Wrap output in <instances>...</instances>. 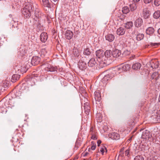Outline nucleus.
Masks as SVG:
<instances>
[{
	"mask_svg": "<svg viewBox=\"0 0 160 160\" xmlns=\"http://www.w3.org/2000/svg\"><path fill=\"white\" fill-rule=\"evenodd\" d=\"M32 9L33 8V9H34V8H33V6L32 5Z\"/></svg>",
	"mask_w": 160,
	"mask_h": 160,
	"instance_id": "55",
	"label": "nucleus"
},
{
	"mask_svg": "<svg viewBox=\"0 0 160 160\" xmlns=\"http://www.w3.org/2000/svg\"><path fill=\"white\" fill-rule=\"evenodd\" d=\"M144 2L146 4L152 2V0H143Z\"/></svg>",
	"mask_w": 160,
	"mask_h": 160,
	"instance_id": "46",
	"label": "nucleus"
},
{
	"mask_svg": "<svg viewBox=\"0 0 160 160\" xmlns=\"http://www.w3.org/2000/svg\"><path fill=\"white\" fill-rule=\"evenodd\" d=\"M143 17L144 19L148 18L150 15L149 11L147 9L145 8L143 9L142 12Z\"/></svg>",
	"mask_w": 160,
	"mask_h": 160,
	"instance_id": "20",
	"label": "nucleus"
},
{
	"mask_svg": "<svg viewBox=\"0 0 160 160\" xmlns=\"http://www.w3.org/2000/svg\"><path fill=\"white\" fill-rule=\"evenodd\" d=\"M97 64V62L94 58H91L88 62L89 67H93Z\"/></svg>",
	"mask_w": 160,
	"mask_h": 160,
	"instance_id": "19",
	"label": "nucleus"
},
{
	"mask_svg": "<svg viewBox=\"0 0 160 160\" xmlns=\"http://www.w3.org/2000/svg\"><path fill=\"white\" fill-rule=\"evenodd\" d=\"M152 135L150 134V133L149 131L148 130H145L142 132V138L145 139L149 140L151 138Z\"/></svg>",
	"mask_w": 160,
	"mask_h": 160,
	"instance_id": "6",
	"label": "nucleus"
},
{
	"mask_svg": "<svg viewBox=\"0 0 160 160\" xmlns=\"http://www.w3.org/2000/svg\"><path fill=\"white\" fill-rule=\"evenodd\" d=\"M135 42L133 39H130L129 41H127L126 43L127 47L130 49L135 48Z\"/></svg>",
	"mask_w": 160,
	"mask_h": 160,
	"instance_id": "11",
	"label": "nucleus"
},
{
	"mask_svg": "<svg viewBox=\"0 0 160 160\" xmlns=\"http://www.w3.org/2000/svg\"><path fill=\"white\" fill-rule=\"evenodd\" d=\"M153 18L158 19L160 17V11L157 10L155 11L153 14Z\"/></svg>",
	"mask_w": 160,
	"mask_h": 160,
	"instance_id": "34",
	"label": "nucleus"
},
{
	"mask_svg": "<svg viewBox=\"0 0 160 160\" xmlns=\"http://www.w3.org/2000/svg\"><path fill=\"white\" fill-rule=\"evenodd\" d=\"M96 144H93V145L91 147V149L93 150H95V149H96Z\"/></svg>",
	"mask_w": 160,
	"mask_h": 160,
	"instance_id": "47",
	"label": "nucleus"
},
{
	"mask_svg": "<svg viewBox=\"0 0 160 160\" xmlns=\"http://www.w3.org/2000/svg\"><path fill=\"white\" fill-rule=\"evenodd\" d=\"M32 9L33 8V9H34V8H33V6L32 5Z\"/></svg>",
	"mask_w": 160,
	"mask_h": 160,
	"instance_id": "54",
	"label": "nucleus"
},
{
	"mask_svg": "<svg viewBox=\"0 0 160 160\" xmlns=\"http://www.w3.org/2000/svg\"><path fill=\"white\" fill-rule=\"evenodd\" d=\"M19 54L20 55L21 57H23L24 55H25V54L26 53V51L24 49V47H22V48H21L19 49Z\"/></svg>",
	"mask_w": 160,
	"mask_h": 160,
	"instance_id": "31",
	"label": "nucleus"
},
{
	"mask_svg": "<svg viewBox=\"0 0 160 160\" xmlns=\"http://www.w3.org/2000/svg\"><path fill=\"white\" fill-rule=\"evenodd\" d=\"M150 67L152 69L158 68V63L157 60H152L150 62Z\"/></svg>",
	"mask_w": 160,
	"mask_h": 160,
	"instance_id": "9",
	"label": "nucleus"
},
{
	"mask_svg": "<svg viewBox=\"0 0 160 160\" xmlns=\"http://www.w3.org/2000/svg\"><path fill=\"white\" fill-rule=\"evenodd\" d=\"M130 68V66L128 64H125L121 67V68H118V69L119 71L121 69L123 71H127Z\"/></svg>",
	"mask_w": 160,
	"mask_h": 160,
	"instance_id": "26",
	"label": "nucleus"
},
{
	"mask_svg": "<svg viewBox=\"0 0 160 160\" xmlns=\"http://www.w3.org/2000/svg\"><path fill=\"white\" fill-rule=\"evenodd\" d=\"M158 37H160V28L158 31Z\"/></svg>",
	"mask_w": 160,
	"mask_h": 160,
	"instance_id": "52",
	"label": "nucleus"
},
{
	"mask_svg": "<svg viewBox=\"0 0 160 160\" xmlns=\"http://www.w3.org/2000/svg\"><path fill=\"white\" fill-rule=\"evenodd\" d=\"M42 16V13L38 9L36 8L35 10L34 16L36 18H34V20L35 19H40Z\"/></svg>",
	"mask_w": 160,
	"mask_h": 160,
	"instance_id": "16",
	"label": "nucleus"
},
{
	"mask_svg": "<svg viewBox=\"0 0 160 160\" xmlns=\"http://www.w3.org/2000/svg\"><path fill=\"white\" fill-rule=\"evenodd\" d=\"M98 150L100 151V152H102V154H103L105 152H106L107 151L106 147L103 145L101 146L98 149Z\"/></svg>",
	"mask_w": 160,
	"mask_h": 160,
	"instance_id": "33",
	"label": "nucleus"
},
{
	"mask_svg": "<svg viewBox=\"0 0 160 160\" xmlns=\"http://www.w3.org/2000/svg\"><path fill=\"white\" fill-rule=\"evenodd\" d=\"M73 35V32L70 30H67L65 33V37L68 40L71 39Z\"/></svg>",
	"mask_w": 160,
	"mask_h": 160,
	"instance_id": "14",
	"label": "nucleus"
},
{
	"mask_svg": "<svg viewBox=\"0 0 160 160\" xmlns=\"http://www.w3.org/2000/svg\"><path fill=\"white\" fill-rule=\"evenodd\" d=\"M34 26L35 28H37V30H40L42 29V25L40 22V20L35 19L34 22Z\"/></svg>",
	"mask_w": 160,
	"mask_h": 160,
	"instance_id": "10",
	"label": "nucleus"
},
{
	"mask_svg": "<svg viewBox=\"0 0 160 160\" xmlns=\"http://www.w3.org/2000/svg\"><path fill=\"white\" fill-rule=\"evenodd\" d=\"M104 62H107V63H104V66L109 65L111 61L112 58V51L111 50H107L104 52Z\"/></svg>",
	"mask_w": 160,
	"mask_h": 160,
	"instance_id": "3",
	"label": "nucleus"
},
{
	"mask_svg": "<svg viewBox=\"0 0 160 160\" xmlns=\"http://www.w3.org/2000/svg\"><path fill=\"white\" fill-rule=\"evenodd\" d=\"M154 4L156 6H158L160 5V0H154Z\"/></svg>",
	"mask_w": 160,
	"mask_h": 160,
	"instance_id": "44",
	"label": "nucleus"
},
{
	"mask_svg": "<svg viewBox=\"0 0 160 160\" xmlns=\"http://www.w3.org/2000/svg\"><path fill=\"white\" fill-rule=\"evenodd\" d=\"M122 150H123V149H122L121 150H122Z\"/></svg>",
	"mask_w": 160,
	"mask_h": 160,
	"instance_id": "56",
	"label": "nucleus"
},
{
	"mask_svg": "<svg viewBox=\"0 0 160 160\" xmlns=\"http://www.w3.org/2000/svg\"><path fill=\"white\" fill-rule=\"evenodd\" d=\"M11 25H12V28L13 27H14V28H16L17 29H18V23L17 22L15 21L14 20H12L11 21Z\"/></svg>",
	"mask_w": 160,
	"mask_h": 160,
	"instance_id": "38",
	"label": "nucleus"
},
{
	"mask_svg": "<svg viewBox=\"0 0 160 160\" xmlns=\"http://www.w3.org/2000/svg\"><path fill=\"white\" fill-rule=\"evenodd\" d=\"M157 45H158V43H150V45L152 46H157Z\"/></svg>",
	"mask_w": 160,
	"mask_h": 160,
	"instance_id": "50",
	"label": "nucleus"
},
{
	"mask_svg": "<svg viewBox=\"0 0 160 160\" xmlns=\"http://www.w3.org/2000/svg\"><path fill=\"white\" fill-rule=\"evenodd\" d=\"M114 38V35L112 34H108L105 36L106 39L109 42L113 41Z\"/></svg>",
	"mask_w": 160,
	"mask_h": 160,
	"instance_id": "21",
	"label": "nucleus"
},
{
	"mask_svg": "<svg viewBox=\"0 0 160 160\" xmlns=\"http://www.w3.org/2000/svg\"><path fill=\"white\" fill-rule=\"evenodd\" d=\"M158 72H155L152 75L151 78L152 79H155L156 80H157L158 79Z\"/></svg>",
	"mask_w": 160,
	"mask_h": 160,
	"instance_id": "35",
	"label": "nucleus"
},
{
	"mask_svg": "<svg viewBox=\"0 0 160 160\" xmlns=\"http://www.w3.org/2000/svg\"><path fill=\"white\" fill-rule=\"evenodd\" d=\"M43 5L45 7L50 8L51 7V4L48 0H42Z\"/></svg>",
	"mask_w": 160,
	"mask_h": 160,
	"instance_id": "29",
	"label": "nucleus"
},
{
	"mask_svg": "<svg viewBox=\"0 0 160 160\" xmlns=\"http://www.w3.org/2000/svg\"><path fill=\"white\" fill-rule=\"evenodd\" d=\"M130 10L132 11L135 10L137 8L136 5L135 3H133L130 5Z\"/></svg>",
	"mask_w": 160,
	"mask_h": 160,
	"instance_id": "41",
	"label": "nucleus"
},
{
	"mask_svg": "<svg viewBox=\"0 0 160 160\" xmlns=\"http://www.w3.org/2000/svg\"><path fill=\"white\" fill-rule=\"evenodd\" d=\"M94 98L96 101L100 102L101 97L100 93L99 91H96L94 92Z\"/></svg>",
	"mask_w": 160,
	"mask_h": 160,
	"instance_id": "22",
	"label": "nucleus"
},
{
	"mask_svg": "<svg viewBox=\"0 0 160 160\" xmlns=\"http://www.w3.org/2000/svg\"><path fill=\"white\" fill-rule=\"evenodd\" d=\"M142 19L141 18H138L135 21L134 24L136 27L138 28L142 25Z\"/></svg>",
	"mask_w": 160,
	"mask_h": 160,
	"instance_id": "13",
	"label": "nucleus"
},
{
	"mask_svg": "<svg viewBox=\"0 0 160 160\" xmlns=\"http://www.w3.org/2000/svg\"><path fill=\"white\" fill-rule=\"evenodd\" d=\"M28 83L31 86L34 85L36 81L34 77H30L28 79Z\"/></svg>",
	"mask_w": 160,
	"mask_h": 160,
	"instance_id": "27",
	"label": "nucleus"
},
{
	"mask_svg": "<svg viewBox=\"0 0 160 160\" xmlns=\"http://www.w3.org/2000/svg\"><path fill=\"white\" fill-rule=\"evenodd\" d=\"M87 154V153H86V155Z\"/></svg>",
	"mask_w": 160,
	"mask_h": 160,
	"instance_id": "57",
	"label": "nucleus"
},
{
	"mask_svg": "<svg viewBox=\"0 0 160 160\" xmlns=\"http://www.w3.org/2000/svg\"><path fill=\"white\" fill-rule=\"evenodd\" d=\"M140 0H133V2L134 3L137 2H139V1H140Z\"/></svg>",
	"mask_w": 160,
	"mask_h": 160,
	"instance_id": "53",
	"label": "nucleus"
},
{
	"mask_svg": "<svg viewBox=\"0 0 160 160\" xmlns=\"http://www.w3.org/2000/svg\"><path fill=\"white\" fill-rule=\"evenodd\" d=\"M141 64L139 63H136L132 65V68L134 70H138L141 67Z\"/></svg>",
	"mask_w": 160,
	"mask_h": 160,
	"instance_id": "32",
	"label": "nucleus"
},
{
	"mask_svg": "<svg viewBox=\"0 0 160 160\" xmlns=\"http://www.w3.org/2000/svg\"><path fill=\"white\" fill-rule=\"evenodd\" d=\"M32 10V5L30 4H28L23 8L22 10V12L25 17L28 18L31 16V12Z\"/></svg>",
	"mask_w": 160,
	"mask_h": 160,
	"instance_id": "2",
	"label": "nucleus"
},
{
	"mask_svg": "<svg viewBox=\"0 0 160 160\" xmlns=\"http://www.w3.org/2000/svg\"><path fill=\"white\" fill-rule=\"evenodd\" d=\"M43 65L44 66L45 70L47 72H57L58 69L57 67H54L47 62L44 63Z\"/></svg>",
	"mask_w": 160,
	"mask_h": 160,
	"instance_id": "4",
	"label": "nucleus"
},
{
	"mask_svg": "<svg viewBox=\"0 0 160 160\" xmlns=\"http://www.w3.org/2000/svg\"><path fill=\"white\" fill-rule=\"evenodd\" d=\"M40 58L38 56L33 57L31 60V64L32 65L35 66L39 63Z\"/></svg>",
	"mask_w": 160,
	"mask_h": 160,
	"instance_id": "7",
	"label": "nucleus"
},
{
	"mask_svg": "<svg viewBox=\"0 0 160 160\" xmlns=\"http://www.w3.org/2000/svg\"><path fill=\"white\" fill-rule=\"evenodd\" d=\"M109 136L112 139L118 140L120 138V136L116 132H112L109 134Z\"/></svg>",
	"mask_w": 160,
	"mask_h": 160,
	"instance_id": "17",
	"label": "nucleus"
},
{
	"mask_svg": "<svg viewBox=\"0 0 160 160\" xmlns=\"http://www.w3.org/2000/svg\"><path fill=\"white\" fill-rule=\"evenodd\" d=\"M91 53V52L90 50V49L88 48H86L84 49L83 51V54L84 55H89Z\"/></svg>",
	"mask_w": 160,
	"mask_h": 160,
	"instance_id": "40",
	"label": "nucleus"
},
{
	"mask_svg": "<svg viewBox=\"0 0 160 160\" xmlns=\"http://www.w3.org/2000/svg\"><path fill=\"white\" fill-rule=\"evenodd\" d=\"M144 38V35L142 33L138 34L136 37V39L138 41H140L143 39Z\"/></svg>",
	"mask_w": 160,
	"mask_h": 160,
	"instance_id": "37",
	"label": "nucleus"
},
{
	"mask_svg": "<svg viewBox=\"0 0 160 160\" xmlns=\"http://www.w3.org/2000/svg\"><path fill=\"white\" fill-rule=\"evenodd\" d=\"M126 32L125 28L122 27H120L118 28L116 31V33L119 36L123 35Z\"/></svg>",
	"mask_w": 160,
	"mask_h": 160,
	"instance_id": "12",
	"label": "nucleus"
},
{
	"mask_svg": "<svg viewBox=\"0 0 160 160\" xmlns=\"http://www.w3.org/2000/svg\"><path fill=\"white\" fill-rule=\"evenodd\" d=\"M152 117L156 118L157 119V121L160 122V109L158 110L154 116H152Z\"/></svg>",
	"mask_w": 160,
	"mask_h": 160,
	"instance_id": "25",
	"label": "nucleus"
},
{
	"mask_svg": "<svg viewBox=\"0 0 160 160\" xmlns=\"http://www.w3.org/2000/svg\"><path fill=\"white\" fill-rule=\"evenodd\" d=\"M84 107L85 108H85H87V109H88L89 108L88 102H86L84 104Z\"/></svg>",
	"mask_w": 160,
	"mask_h": 160,
	"instance_id": "45",
	"label": "nucleus"
},
{
	"mask_svg": "<svg viewBox=\"0 0 160 160\" xmlns=\"http://www.w3.org/2000/svg\"><path fill=\"white\" fill-rule=\"evenodd\" d=\"M129 150L128 149L126 150L125 151V155L126 156H128L129 154Z\"/></svg>",
	"mask_w": 160,
	"mask_h": 160,
	"instance_id": "48",
	"label": "nucleus"
},
{
	"mask_svg": "<svg viewBox=\"0 0 160 160\" xmlns=\"http://www.w3.org/2000/svg\"><path fill=\"white\" fill-rule=\"evenodd\" d=\"M25 84H23L22 85V86L21 87V89L20 88H19L18 89L17 88H15L13 90L14 92V94L16 97L19 96L21 95V94L22 93V90H23V87H25Z\"/></svg>",
	"mask_w": 160,
	"mask_h": 160,
	"instance_id": "8",
	"label": "nucleus"
},
{
	"mask_svg": "<svg viewBox=\"0 0 160 160\" xmlns=\"http://www.w3.org/2000/svg\"><path fill=\"white\" fill-rule=\"evenodd\" d=\"M40 38L42 42H45L48 38L47 33L45 32L42 33L40 36Z\"/></svg>",
	"mask_w": 160,
	"mask_h": 160,
	"instance_id": "15",
	"label": "nucleus"
},
{
	"mask_svg": "<svg viewBox=\"0 0 160 160\" xmlns=\"http://www.w3.org/2000/svg\"><path fill=\"white\" fill-rule=\"evenodd\" d=\"M154 32V29L152 27H149L146 30V33L149 35H152Z\"/></svg>",
	"mask_w": 160,
	"mask_h": 160,
	"instance_id": "23",
	"label": "nucleus"
},
{
	"mask_svg": "<svg viewBox=\"0 0 160 160\" xmlns=\"http://www.w3.org/2000/svg\"><path fill=\"white\" fill-rule=\"evenodd\" d=\"M129 9L127 7H124L122 8V12L124 14H127L129 12Z\"/></svg>",
	"mask_w": 160,
	"mask_h": 160,
	"instance_id": "39",
	"label": "nucleus"
},
{
	"mask_svg": "<svg viewBox=\"0 0 160 160\" xmlns=\"http://www.w3.org/2000/svg\"><path fill=\"white\" fill-rule=\"evenodd\" d=\"M78 67L82 71L87 72L88 70L87 64L85 62L82 60H80L78 63Z\"/></svg>",
	"mask_w": 160,
	"mask_h": 160,
	"instance_id": "5",
	"label": "nucleus"
},
{
	"mask_svg": "<svg viewBox=\"0 0 160 160\" xmlns=\"http://www.w3.org/2000/svg\"><path fill=\"white\" fill-rule=\"evenodd\" d=\"M110 78V74H108L107 75L103 77V78L102 79V82H104L105 83H106L108 80H109V78Z\"/></svg>",
	"mask_w": 160,
	"mask_h": 160,
	"instance_id": "36",
	"label": "nucleus"
},
{
	"mask_svg": "<svg viewBox=\"0 0 160 160\" xmlns=\"http://www.w3.org/2000/svg\"><path fill=\"white\" fill-rule=\"evenodd\" d=\"M91 139L93 140L97 139V138L96 136L94 134L92 135L91 137Z\"/></svg>",
	"mask_w": 160,
	"mask_h": 160,
	"instance_id": "49",
	"label": "nucleus"
},
{
	"mask_svg": "<svg viewBox=\"0 0 160 160\" xmlns=\"http://www.w3.org/2000/svg\"><path fill=\"white\" fill-rule=\"evenodd\" d=\"M130 53V51L128 50H125L123 53V54L124 56H127L129 55Z\"/></svg>",
	"mask_w": 160,
	"mask_h": 160,
	"instance_id": "43",
	"label": "nucleus"
},
{
	"mask_svg": "<svg viewBox=\"0 0 160 160\" xmlns=\"http://www.w3.org/2000/svg\"><path fill=\"white\" fill-rule=\"evenodd\" d=\"M72 54L74 57H78L80 54L77 48L74 47L72 50Z\"/></svg>",
	"mask_w": 160,
	"mask_h": 160,
	"instance_id": "24",
	"label": "nucleus"
},
{
	"mask_svg": "<svg viewBox=\"0 0 160 160\" xmlns=\"http://www.w3.org/2000/svg\"><path fill=\"white\" fill-rule=\"evenodd\" d=\"M134 160H144V159L142 156L139 155L136 156Z\"/></svg>",
	"mask_w": 160,
	"mask_h": 160,
	"instance_id": "42",
	"label": "nucleus"
},
{
	"mask_svg": "<svg viewBox=\"0 0 160 160\" xmlns=\"http://www.w3.org/2000/svg\"><path fill=\"white\" fill-rule=\"evenodd\" d=\"M104 52L102 50H99L96 52V55L97 57V60L99 63L100 65L102 67L104 66V63H107L104 62Z\"/></svg>",
	"mask_w": 160,
	"mask_h": 160,
	"instance_id": "1",
	"label": "nucleus"
},
{
	"mask_svg": "<svg viewBox=\"0 0 160 160\" xmlns=\"http://www.w3.org/2000/svg\"><path fill=\"white\" fill-rule=\"evenodd\" d=\"M133 26V23L131 21L128 22L125 24V27L127 29L131 28Z\"/></svg>",
	"mask_w": 160,
	"mask_h": 160,
	"instance_id": "28",
	"label": "nucleus"
},
{
	"mask_svg": "<svg viewBox=\"0 0 160 160\" xmlns=\"http://www.w3.org/2000/svg\"><path fill=\"white\" fill-rule=\"evenodd\" d=\"M20 75L18 74L13 75L12 77L11 81L13 82H15L17 80L19 79Z\"/></svg>",
	"mask_w": 160,
	"mask_h": 160,
	"instance_id": "30",
	"label": "nucleus"
},
{
	"mask_svg": "<svg viewBox=\"0 0 160 160\" xmlns=\"http://www.w3.org/2000/svg\"><path fill=\"white\" fill-rule=\"evenodd\" d=\"M112 56L113 57L118 58L121 55V52L118 49H115L112 52Z\"/></svg>",
	"mask_w": 160,
	"mask_h": 160,
	"instance_id": "18",
	"label": "nucleus"
},
{
	"mask_svg": "<svg viewBox=\"0 0 160 160\" xmlns=\"http://www.w3.org/2000/svg\"><path fill=\"white\" fill-rule=\"evenodd\" d=\"M101 143V140H98V142H97V143H98V146H99V145Z\"/></svg>",
	"mask_w": 160,
	"mask_h": 160,
	"instance_id": "51",
	"label": "nucleus"
}]
</instances>
